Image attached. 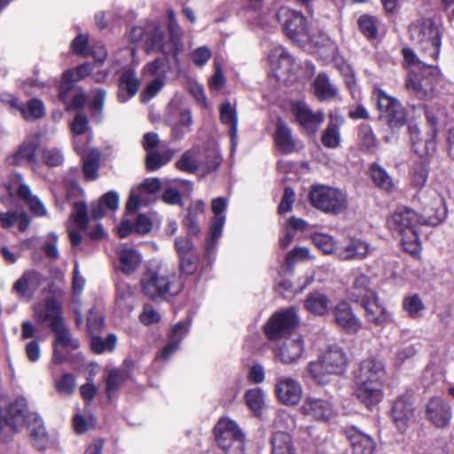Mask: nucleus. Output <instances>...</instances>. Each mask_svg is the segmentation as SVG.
Instances as JSON below:
<instances>
[{
  "label": "nucleus",
  "instance_id": "obj_1",
  "mask_svg": "<svg viewBox=\"0 0 454 454\" xmlns=\"http://www.w3.org/2000/svg\"><path fill=\"white\" fill-rule=\"evenodd\" d=\"M387 372L383 362L374 356L362 360L355 372L356 398L372 410L382 399V386Z\"/></svg>",
  "mask_w": 454,
  "mask_h": 454
},
{
  "label": "nucleus",
  "instance_id": "obj_2",
  "mask_svg": "<svg viewBox=\"0 0 454 454\" xmlns=\"http://www.w3.org/2000/svg\"><path fill=\"white\" fill-rule=\"evenodd\" d=\"M403 55L409 67L418 69L409 73L405 81L406 89L419 99L431 98L439 76L438 67L419 60L411 49H403Z\"/></svg>",
  "mask_w": 454,
  "mask_h": 454
},
{
  "label": "nucleus",
  "instance_id": "obj_3",
  "mask_svg": "<svg viewBox=\"0 0 454 454\" xmlns=\"http://www.w3.org/2000/svg\"><path fill=\"white\" fill-rule=\"evenodd\" d=\"M411 40L419 48L424 57L432 60L438 59L441 49L439 27L431 19H421L409 27Z\"/></svg>",
  "mask_w": 454,
  "mask_h": 454
},
{
  "label": "nucleus",
  "instance_id": "obj_4",
  "mask_svg": "<svg viewBox=\"0 0 454 454\" xmlns=\"http://www.w3.org/2000/svg\"><path fill=\"white\" fill-rule=\"evenodd\" d=\"M390 230L401 237L403 248L410 253H416L419 246V237L417 227L420 220L417 213L408 207L398 208L387 221Z\"/></svg>",
  "mask_w": 454,
  "mask_h": 454
},
{
  "label": "nucleus",
  "instance_id": "obj_5",
  "mask_svg": "<svg viewBox=\"0 0 454 454\" xmlns=\"http://www.w3.org/2000/svg\"><path fill=\"white\" fill-rule=\"evenodd\" d=\"M142 291L152 300L163 298L167 294L176 295L183 288V284L175 273H163L147 270L141 279Z\"/></svg>",
  "mask_w": 454,
  "mask_h": 454
},
{
  "label": "nucleus",
  "instance_id": "obj_6",
  "mask_svg": "<svg viewBox=\"0 0 454 454\" xmlns=\"http://www.w3.org/2000/svg\"><path fill=\"white\" fill-rule=\"evenodd\" d=\"M347 365V357L343 350L337 347H330L318 361L308 365L310 376L318 384H325L329 375L341 374Z\"/></svg>",
  "mask_w": 454,
  "mask_h": 454
},
{
  "label": "nucleus",
  "instance_id": "obj_7",
  "mask_svg": "<svg viewBox=\"0 0 454 454\" xmlns=\"http://www.w3.org/2000/svg\"><path fill=\"white\" fill-rule=\"evenodd\" d=\"M215 434L218 446L225 454H242L245 436L233 420L220 419L215 425Z\"/></svg>",
  "mask_w": 454,
  "mask_h": 454
},
{
  "label": "nucleus",
  "instance_id": "obj_8",
  "mask_svg": "<svg viewBox=\"0 0 454 454\" xmlns=\"http://www.w3.org/2000/svg\"><path fill=\"white\" fill-rule=\"evenodd\" d=\"M309 200L316 208L326 213L339 214L347 207L346 195L338 189L325 185L313 186Z\"/></svg>",
  "mask_w": 454,
  "mask_h": 454
},
{
  "label": "nucleus",
  "instance_id": "obj_9",
  "mask_svg": "<svg viewBox=\"0 0 454 454\" xmlns=\"http://www.w3.org/2000/svg\"><path fill=\"white\" fill-rule=\"evenodd\" d=\"M275 15L290 39L299 41L309 36L308 23L301 12L282 6Z\"/></svg>",
  "mask_w": 454,
  "mask_h": 454
},
{
  "label": "nucleus",
  "instance_id": "obj_10",
  "mask_svg": "<svg viewBox=\"0 0 454 454\" xmlns=\"http://www.w3.org/2000/svg\"><path fill=\"white\" fill-rule=\"evenodd\" d=\"M377 106L380 118L391 128L403 126L406 121V112L401 103L383 90L377 92Z\"/></svg>",
  "mask_w": 454,
  "mask_h": 454
},
{
  "label": "nucleus",
  "instance_id": "obj_11",
  "mask_svg": "<svg viewBox=\"0 0 454 454\" xmlns=\"http://www.w3.org/2000/svg\"><path fill=\"white\" fill-rule=\"evenodd\" d=\"M298 317L294 309L275 313L265 325V333L270 339L290 334L298 326Z\"/></svg>",
  "mask_w": 454,
  "mask_h": 454
},
{
  "label": "nucleus",
  "instance_id": "obj_12",
  "mask_svg": "<svg viewBox=\"0 0 454 454\" xmlns=\"http://www.w3.org/2000/svg\"><path fill=\"white\" fill-rule=\"evenodd\" d=\"M175 248L179 258V269L182 274L192 275L198 269L200 254L192 241L187 237H176Z\"/></svg>",
  "mask_w": 454,
  "mask_h": 454
},
{
  "label": "nucleus",
  "instance_id": "obj_13",
  "mask_svg": "<svg viewBox=\"0 0 454 454\" xmlns=\"http://www.w3.org/2000/svg\"><path fill=\"white\" fill-rule=\"evenodd\" d=\"M288 420L291 418L286 414H278L274 419L277 431L272 434L270 440L271 454H297L291 436L284 431L288 427Z\"/></svg>",
  "mask_w": 454,
  "mask_h": 454
},
{
  "label": "nucleus",
  "instance_id": "obj_14",
  "mask_svg": "<svg viewBox=\"0 0 454 454\" xmlns=\"http://www.w3.org/2000/svg\"><path fill=\"white\" fill-rule=\"evenodd\" d=\"M29 414L27 415V403L24 397H18L10 403L4 413L0 410V433L9 427L12 431H18L19 427L27 423Z\"/></svg>",
  "mask_w": 454,
  "mask_h": 454
},
{
  "label": "nucleus",
  "instance_id": "obj_15",
  "mask_svg": "<svg viewBox=\"0 0 454 454\" xmlns=\"http://www.w3.org/2000/svg\"><path fill=\"white\" fill-rule=\"evenodd\" d=\"M226 207L227 200L223 197H217L211 202V209L214 214V218L210 225L209 237L206 245V253L207 255L214 251L217 245V241L222 235L223 228L225 223V215H223V212Z\"/></svg>",
  "mask_w": 454,
  "mask_h": 454
},
{
  "label": "nucleus",
  "instance_id": "obj_16",
  "mask_svg": "<svg viewBox=\"0 0 454 454\" xmlns=\"http://www.w3.org/2000/svg\"><path fill=\"white\" fill-rule=\"evenodd\" d=\"M275 393L278 401L286 405H296L301 399L302 387L291 377H278L275 383Z\"/></svg>",
  "mask_w": 454,
  "mask_h": 454
},
{
  "label": "nucleus",
  "instance_id": "obj_17",
  "mask_svg": "<svg viewBox=\"0 0 454 454\" xmlns=\"http://www.w3.org/2000/svg\"><path fill=\"white\" fill-rule=\"evenodd\" d=\"M392 418L401 432L407 429L414 419V404L411 395L404 394L395 401L392 407Z\"/></svg>",
  "mask_w": 454,
  "mask_h": 454
},
{
  "label": "nucleus",
  "instance_id": "obj_18",
  "mask_svg": "<svg viewBox=\"0 0 454 454\" xmlns=\"http://www.w3.org/2000/svg\"><path fill=\"white\" fill-rule=\"evenodd\" d=\"M292 111L298 123L310 134L317 131L325 119L322 111L313 112L304 102L294 103Z\"/></svg>",
  "mask_w": 454,
  "mask_h": 454
},
{
  "label": "nucleus",
  "instance_id": "obj_19",
  "mask_svg": "<svg viewBox=\"0 0 454 454\" xmlns=\"http://www.w3.org/2000/svg\"><path fill=\"white\" fill-rule=\"evenodd\" d=\"M44 280V276L38 271L27 270L14 282L12 292L16 294L20 299L29 301Z\"/></svg>",
  "mask_w": 454,
  "mask_h": 454
},
{
  "label": "nucleus",
  "instance_id": "obj_20",
  "mask_svg": "<svg viewBox=\"0 0 454 454\" xmlns=\"http://www.w3.org/2000/svg\"><path fill=\"white\" fill-rule=\"evenodd\" d=\"M423 203L422 213L419 216L420 225L435 226L440 224L447 214L442 199L435 195Z\"/></svg>",
  "mask_w": 454,
  "mask_h": 454
},
{
  "label": "nucleus",
  "instance_id": "obj_21",
  "mask_svg": "<svg viewBox=\"0 0 454 454\" xmlns=\"http://www.w3.org/2000/svg\"><path fill=\"white\" fill-rule=\"evenodd\" d=\"M168 33L169 42L168 43L162 44V33L156 32L154 35L153 44L155 46L159 45L161 52L165 55H173L176 57L183 50L184 46L183 43L181 42L183 32L180 26L178 25L177 20L168 22Z\"/></svg>",
  "mask_w": 454,
  "mask_h": 454
},
{
  "label": "nucleus",
  "instance_id": "obj_22",
  "mask_svg": "<svg viewBox=\"0 0 454 454\" xmlns=\"http://www.w3.org/2000/svg\"><path fill=\"white\" fill-rule=\"evenodd\" d=\"M370 251L371 247L367 242L352 238L336 248V254L342 261H362L367 257Z\"/></svg>",
  "mask_w": 454,
  "mask_h": 454
},
{
  "label": "nucleus",
  "instance_id": "obj_23",
  "mask_svg": "<svg viewBox=\"0 0 454 454\" xmlns=\"http://www.w3.org/2000/svg\"><path fill=\"white\" fill-rule=\"evenodd\" d=\"M333 313L336 325L348 333H356L360 330L361 322L348 302L340 301L334 307Z\"/></svg>",
  "mask_w": 454,
  "mask_h": 454
},
{
  "label": "nucleus",
  "instance_id": "obj_24",
  "mask_svg": "<svg viewBox=\"0 0 454 454\" xmlns=\"http://www.w3.org/2000/svg\"><path fill=\"white\" fill-rule=\"evenodd\" d=\"M427 415L435 427H444L450 421L451 409L443 399L433 397L427 405Z\"/></svg>",
  "mask_w": 454,
  "mask_h": 454
},
{
  "label": "nucleus",
  "instance_id": "obj_25",
  "mask_svg": "<svg viewBox=\"0 0 454 454\" xmlns=\"http://www.w3.org/2000/svg\"><path fill=\"white\" fill-rule=\"evenodd\" d=\"M133 366V361L125 359L121 368L109 371L106 378V392L108 399H111L122 384L129 379Z\"/></svg>",
  "mask_w": 454,
  "mask_h": 454
},
{
  "label": "nucleus",
  "instance_id": "obj_26",
  "mask_svg": "<svg viewBox=\"0 0 454 454\" xmlns=\"http://www.w3.org/2000/svg\"><path fill=\"white\" fill-rule=\"evenodd\" d=\"M304 351L303 339L297 335L286 338L276 349L275 355L284 364H291L298 360Z\"/></svg>",
  "mask_w": 454,
  "mask_h": 454
},
{
  "label": "nucleus",
  "instance_id": "obj_27",
  "mask_svg": "<svg viewBox=\"0 0 454 454\" xmlns=\"http://www.w3.org/2000/svg\"><path fill=\"white\" fill-rule=\"evenodd\" d=\"M346 435L352 446L353 454H373L375 442L369 434L351 427L346 430Z\"/></svg>",
  "mask_w": 454,
  "mask_h": 454
},
{
  "label": "nucleus",
  "instance_id": "obj_28",
  "mask_svg": "<svg viewBox=\"0 0 454 454\" xmlns=\"http://www.w3.org/2000/svg\"><path fill=\"white\" fill-rule=\"evenodd\" d=\"M27 424L33 446L38 450H45L49 443V436L43 419L35 413H31Z\"/></svg>",
  "mask_w": 454,
  "mask_h": 454
},
{
  "label": "nucleus",
  "instance_id": "obj_29",
  "mask_svg": "<svg viewBox=\"0 0 454 454\" xmlns=\"http://www.w3.org/2000/svg\"><path fill=\"white\" fill-rule=\"evenodd\" d=\"M370 286L371 279L367 275L364 273H355L348 292L355 301H364V300L374 298L376 294Z\"/></svg>",
  "mask_w": 454,
  "mask_h": 454
},
{
  "label": "nucleus",
  "instance_id": "obj_30",
  "mask_svg": "<svg viewBox=\"0 0 454 454\" xmlns=\"http://www.w3.org/2000/svg\"><path fill=\"white\" fill-rule=\"evenodd\" d=\"M301 410L305 415L324 421L327 420L333 413L332 406L327 401L311 397L305 400Z\"/></svg>",
  "mask_w": 454,
  "mask_h": 454
},
{
  "label": "nucleus",
  "instance_id": "obj_31",
  "mask_svg": "<svg viewBox=\"0 0 454 454\" xmlns=\"http://www.w3.org/2000/svg\"><path fill=\"white\" fill-rule=\"evenodd\" d=\"M152 227L150 218L145 215H139L135 223L129 220L122 221L118 228V234L121 239L128 237L132 232L145 235L151 231Z\"/></svg>",
  "mask_w": 454,
  "mask_h": 454
},
{
  "label": "nucleus",
  "instance_id": "obj_32",
  "mask_svg": "<svg viewBox=\"0 0 454 454\" xmlns=\"http://www.w3.org/2000/svg\"><path fill=\"white\" fill-rule=\"evenodd\" d=\"M271 66L281 71V74H288L293 71L294 59L290 53L281 46L274 47L269 55Z\"/></svg>",
  "mask_w": 454,
  "mask_h": 454
},
{
  "label": "nucleus",
  "instance_id": "obj_33",
  "mask_svg": "<svg viewBox=\"0 0 454 454\" xmlns=\"http://www.w3.org/2000/svg\"><path fill=\"white\" fill-rule=\"evenodd\" d=\"M36 147L37 144L35 142H23L12 155L8 156V163L10 165H24L34 163L35 161Z\"/></svg>",
  "mask_w": 454,
  "mask_h": 454
},
{
  "label": "nucleus",
  "instance_id": "obj_34",
  "mask_svg": "<svg viewBox=\"0 0 454 454\" xmlns=\"http://www.w3.org/2000/svg\"><path fill=\"white\" fill-rule=\"evenodd\" d=\"M37 317L42 322H50L51 328L55 326V323L60 325L64 323L61 316V306L59 302L52 297L47 298L44 303V309L37 312Z\"/></svg>",
  "mask_w": 454,
  "mask_h": 454
},
{
  "label": "nucleus",
  "instance_id": "obj_35",
  "mask_svg": "<svg viewBox=\"0 0 454 454\" xmlns=\"http://www.w3.org/2000/svg\"><path fill=\"white\" fill-rule=\"evenodd\" d=\"M361 302L366 310L367 318L369 321L378 325H384L387 322L388 313L386 309L379 303L376 294L374 295V298L364 300Z\"/></svg>",
  "mask_w": 454,
  "mask_h": 454
},
{
  "label": "nucleus",
  "instance_id": "obj_36",
  "mask_svg": "<svg viewBox=\"0 0 454 454\" xmlns=\"http://www.w3.org/2000/svg\"><path fill=\"white\" fill-rule=\"evenodd\" d=\"M141 261L140 254L131 247H124L119 252V268L125 274L133 273Z\"/></svg>",
  "mask_w": 454,
  "mask_h": 454
},
{
  "label": "nucleus",
  "instance_id": "obj_37",
  "mask_svg": "<svg viewBox=\"0 0 454 454\" xmlns=\"http://www.w3.org/2000/svg\"><path fill=\"white\" fill-rule=\"evenodd\" d=\"M275 143L278 150L284 153H290L294 150V141L292 137L291 129L280 119L277 122Z\"/></svg>",
  "mask_w": 454,
  "mask_h": 454
},
{
  "label": "nucleus",
  "instance_id": "obj_38",
  "mask_svg": "<svg viewBox=\"0 0 454 454\" xmlns=\"http://www.w3.org/2000/svg\"><path fill=\"white\" fill-rule=\"evenodd\" d=\"M313 89L316 97L319 100H328L334 98L338 90L336 86L332 83L325 74H318L313 82Z\"/></svg>",
  "mask_w": 454,
  "mask_h": 454
},
{
  "label": "nucleus",
  "instance_id": "obj_39",
  "mask_svg": "<svg viewBox=\"0 0 454 454\" xmlns=\"http://www.w3.org/2000/svg\"><path fill=\"white\" fill-rule=\"evenodd\" d=\"M343 123L342 118L331 116L330 121L322 134L321 142L327 148H336L340 145V128Z\"/></svg>",
  "mask_w": 454,
  "mask_h": 454
},
{
  "label": "nucleus",
  "instance_id": "obj_40",
  "mask_svg": "<svg viewBox=\"0 0 454 454\" xmlns=\"http://www.w3.org/2000/svg\"><path fill=\"white\" fill-rule=\"evenodd\" d=\"M220 120L223 124L230 126V137L234 146L238 136V115L235 107L230 102L221 106Z\"/></svg>",
  "mask_w": 454,
  "mask_h": 454
},
{
  "label": "nucleus",
  "instance_id": "obj_41",
  "mask_svg": "<svg viewBox=\"0 0 454 454\" xmlns=\"http://www.w3.org/2000/svg\"><path fill=\"white\" fill-rule=\"evenodd\" d=\"M12 106L19 109L21 115L28 121L39 119L44 115L43 103L37 98L28 100L26 106L18 99H14Z\"/></svg>",
  "mask_w": 454,
  "mask_h": 454
},
{
  "label": "nucleus",
  "instance_id": "obj_42",
  "mask_svg": "<svg viewBox=\"0 0 454 454\" xmlns=\"http://www.w3.org/2000/svg\"><path fill=\"white\" fill-rule=\"evenodd\" d=\"M442 114V112L437 109L434 111V109L425 107V116L427 123L430 125V129L428 131V138L427 141V152H435L436 151V137L438 135L437 126L439 124L440 115Z\"/></svg>",
  "mask_w": 454,
  "mask_h": 454
},
{
  "label": "nucleus",
  "instance_id": "obj_43",
  "mask_svg": "<svg viewBox=\"0 0 454 454\" xmlns=\"http://www.w3.org/2000/svg\"><path fill=\"white\" fill-rule=\"evenodd\" d=\"M329 306L330 301L327 296L319 292L310 294L304 301L306 309L318 316L327 313Z\"/></svg>",
  "mask_w": 454,
  "mask_h": 454
},
{
  "label": "nucleus",
  "instance_id": "obj_44",
  "mask_svg": "<svg viewBox=\"0 0 454 454\" xmlns=\"http://www.w3.org/2000/svg\"><path fill=\"white\" fill-rule=\"evenodd\" d=\"M17 192L19 197L27 203L30 210L35 214V215H46L47 210L44 205L37 197L32 195L30 188L27 184H20Z\"/></svg>",
  "mask_w": 454,
  "mask_h": 454
},
{
  "label": "nucleus",
  "instance_id": "obj_45",
  "mask_svg": "<svg viewBox=\"0 0 454 454\" xmlns=\"http://www.w3.org/2000/svg\"><path fill=\"white\" fill-rule=\"evenodd\" d=\"M139 86H140V82L137 78L134 71L131 69L123 70L120 76L119 98H121L122 91H126L128 93L129 98L133 97L138 91Z\"/></svg>",
  "mask_w": 454,
  "mask_h": 454
},
{
  "label": "nucleus",
  "instance_id": "obj_46",
  "mask_svg": "<svg viewBox=\"0 0 454 454\" xmlns=\"http://www.w3.org/2000/svg\"><path fill=\"white\" fill-rule=\"evenodd\" d=\"M428 162L426 160H419L412 164L410 169L411 184L416 189H421L427 183L428 177Z\"/></svg>",
  "mask_w": 454,
  "mask_h": 454
},
{
  "label": "nucleus",
  "instance_id": "obj_47",
  "mask_svg": "<svg viewBox=\"0 0 454 454\" xmlns=\"http://www.w3.org/2000/svg\"><path fill=\"white\" fill-rule=\"evenodd\" d=\"M52 333L55 334L54 346L70 348L72 349H77L79 348V342L72 338L71 333L67 329L65 322L58 325L55 323V326L51 328Z\"/></svg>",
  "mask_w": 454,
  "mask_h": 454
},
{
  "label": "nucleus",
  "instance_id": "obj_48",
  "mask_svg": "<svg viewBox=\"0 0 454 454\" xmlns=\"http://www.w3.org/2000/svg\"><path fill=\"white\" fill-rule=\"evenodd\" d=\"M82 172L88 180L98 178L100 162V153L98 150L89 151L82 158Z\"/></svg>",
  "mask_w": 454,
  "mask_h": 454
},
{
  "label": "nucleus",
  "instance_id": "obj_49",
  "mask_svg": "<svg viewBox=\"0 0 454 454\" xmlns=\"http://www.w3.org/2000/svg\"><path fill=\"white\" fill-rule=\"evenodd\" d=\"M371 176L373 183L380 189L387 192H391L394 188L392 177L379 164H372L370 169Z\"/></svg>",
  "mask_w": 454,
  "mask_h": 454
},
{
  "label": "nucleus",
  "instance_id": "obj_50",
  "mask_svg": "<svg viewBox=\"0 0 454 454\" xmlns=\"http://www.w3.org/2000/svg\"><path fill=\"white\" fill-rule=\"evenodd\" d=\"M174 150H167L163 153L158 151H149L145 157L146 168L149 171H156L167 164L174 156Z\"/></svg>",
  "mask_w": 454,
  "mask_h": 454
},
{
  "label": "nucleus",
  "instance_id": "obj_51",
  "mask_svg": "<svg viewBox=\"0 0 454 454\" xmlns=\"http://www.w3.org/2000/svg\"><path fill=\"white\" fill-rule=\"evenodd\" d=\"M409 133L413 150L420 157L428 156L434 153V152H427V141L428 135L427 137H423L418 126L410 125Z\"/></svg>",
  "mask_w": 454,
  "mask_h": 454
},
{
  "label": "nucleus",
  "instance_id": "obj_52",
  "mask_svg": "<svg viewBox=\"0 0 454 454\" xmlns=\"http://www.w3.org/2000/svg\"><path fill=\"white\" fill-rule=\"evenodd\" d=\"M56 391L62 395H71L75 390L76 380L74 374L63 373L59 378L54 379Z\"/></svg>",
  "mask_w": 454,
  "mask_h": 454
},
{
  "label": "nucleus",
  "instance_id": "obj_53",
  "mask_svg": "<svg viewBox=\"0 0 454 454\" xmlns=\"http://www.w3.org/2000/svg\"><path fill=\"white\" fill-rule=\"evenodd\" d=\"M358 145L363 151H372L377 145V139L369 125L363 124L358 131Z\"/></svg>",
  "mask_w": 454,
  "mask_h": 454
},
{
  "label": "nucleus",
  "instance_id": "obj_54",
  "mask_svg": "<svg viewBox=\"0 0 454 454\" xmlns=\"http://www.w3.org/2000/svg\"><path fill=\"white\" fill-rule=\"evenodd\" d=\"M169 69V64L166 58H157L153 61L148 63L144 67L145 74L155 76V78L164 79Z\"/></svg>",
  "mask_w": 454,
  "mask_h": 454
},
{
  "label": "nucleus",
  "instance_id": "obj_55",
  "mask_svg": "<svg viewBox=\"0 0 454 454\" xmlns=\"http://www.w3.org/2000/svg\"><path fill=\"white\" fill-rule=\"evenodd\" d=\"M70 216L79 229L85 230L88 227V207L84 202H74Z\"/></svg>",
  "mask_w": 454,
  "mask_h": 454
},
{
  "label": "nucleus",
  "instance_id": "obj_56",
  "mask_svg": "<svg viewBox=\"0 0 454 454\" xmlns=\"http://www.w3.org/2000/svg\"><path fill=\"white\" fill-rule=\"evenodd\" d=\"M403 309L411 318H417L425 309V305L418 294L407 296L403 301Z\"/></svg>",
  "mask_w": 454,
  "mask_h": 454
},
{
  "label": "nucleus",
  "instance_id": "obj_57",
  "mask_svg": "<svg viewBox=\"0 0 454 454\" xmlns=\"http://www.w3.org/2000/svg\"><path fill=\"white\" fill-rule=\"evenodd\" d=\"M245 399L249 409L257 413L263 406L264 393L259 387L249 389L246 392Z\"/></svg>",
  "mask_w": 454,
  "mask_h": 454
},
{
  "label": "nucleus",
  "instance_id": "obj_58",
  "mask_svg": "<svg viewBox=\"0 0 454 454\" xmlns=\"http://www.w3.org/2000/svg\"><path fill=\"white\" fill-rule=\"evenodd\" d=\"M116 337L109 334L106 339L93 337L91 340V348L95 353L101 354L106 351H113L116 345Z\"/></svg>",
  "mask_w": 454,
  "mask_h": 454
},
{
  "label": "nucleus",
  "instance_id": "obj_59",
  "mask_svg": "<svg viewBox=\"0 0 454 454\" xmlns=\"http://www.w3.org/2000/svg\"><path fill=\"white\" fill-rule=\"evenodd\" d=\"M106 99V91L101 89L94 90L93 98L90 105V112L93 118L101 119V114Z\"/></svg>",
  "mask_w": 454,
  "mask_h": 454
},
{
  "label": "nucleus",
  "instance_id": "obj_60",
  "mask_svg": "<svg viewBox=\"0 0 454 454\" xmlns=\"http://www.w3.org/2000/svg\"><path fill=\"white\" fill-rule=\"evenodd\" d=\"M313 243L325 254H331L336 251L335 242L333 239L324 233H316L312 236Z\"/></svg>",
  "mask_w": 454,
  "mask_h": 454
},
{
  "label": "nucleus",
  "instance_id": "obj_61",
  "mask_svg": "<svg viewBox=\"0 0 454 454\" xmlns=\"http://www.w3.org/2000/svg\"><path fill=\"white\" fill-rule=\"evenodd\" d=\"M358 26L362 34L368 38H374L377 35L378 29L376 20L373 17L364 15L358 20Z\"/></svg>",
  "mask_w": 454,
  "mask_h": 454
},
{
  "label": "nucleus",
  "instance_id": "obj_62",
  "mask_svg": "<svg viewBox=\"0 0 454 454\" xmlns=\"http://www.w3.org/2000/svg\"><path fill=\"white\" fill-rule=\"evenodd\" d=\"M309 258V249L305 247H295L291 250L286 257V263L288 267H292L296 262L303 261Z\"/></svg>",
  "mask_w": 454,
  "mask_h": 454
},
{
  "label": "nucleus",
  "instance_id": "obj_63",
  "mask_svg": "<svg viewBox=\"0 0 454 454\" xmlns=\"http://www.w3.org/2000/svg\"><path fill=\"white\" fill-rule=\"evenodd\" d=\"M43 160L50 167H57L62 164L64 157L59 149L47 148L43 151Z\"/></svg>",
  "mask_w": 454,
  "mask_h": 454
},
{
  "label": "nucleus",
  "instance_id": "obj_64",
  "mask_svg": "<svg viewBox=\"0 0 454 454\" xmlns=\"http://www.w3.org/2000/svg\"><path fill=\"white\" fill-rule=\"evenodd\" d=\"M295 193L291 187H286L281 201L278 205V211L280 215L286 214L292 209L294 202Z\"/></svg>",
  "mask_w": 454,
  "mask_h": 454
}]
</instances>
